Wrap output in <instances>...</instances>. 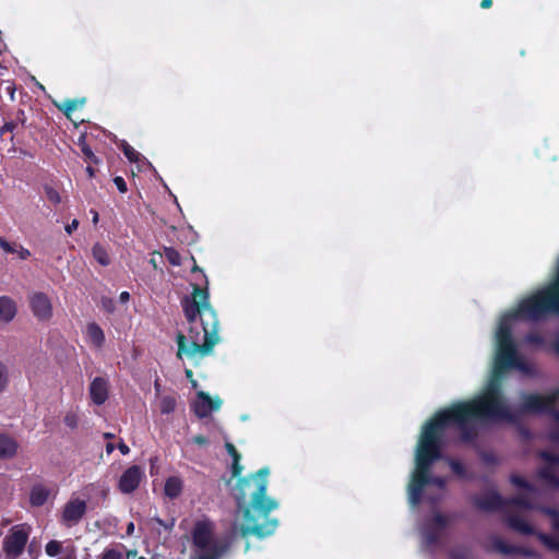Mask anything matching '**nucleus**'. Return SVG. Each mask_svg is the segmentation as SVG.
Here are the masks:
<instances>
[{
	"instance_id": "1",
	"label": "nucleus",
	"mask_w": 559,
	"mask_h": 559,
	"mask_svg": "<svg viewBox=\"0 0 559 559\" xmlns=\"http://www.w3.org/2000/svg\"><path fill=\"white\" fill-rule=\"evenodd\" d=\"M511 369L528 377L539 374L538 367L521 357L519 352H497L483 391L471 401L455 403L438 412L423 426L407 484L412 508L424 501L433 504L444 497L448 478L436 473V464L442 457L441 439L447 426L457 425L467 440L475 436V421L478 419L515 423L522 414L552 411V405L559 401V388L547 395L521 393L520 407L514 409L502 391V380Z\"/></svg>"
},
{
	"instance_id": "2",
	"label": "nucleus",
	"mask_w": 559,
	"mask_h": 559,
	"mask_svg": "<svg viewBox=\"0 0 559 559\" xmlns=\"http://www.w3.org/2000/svg\"><path fill=\"white\" fill-rule=\"evenodd\" d=\"M267 475L269 469L264 467L237 481L235 499L238 507L243 509V523L240 526L243 537H265L277 526L275 519H269L270 512L277 508V502L266 496Z\"/></svg>"
},
{
	"instance_id": "3",
	"label": "nucleus",
	"mask_w": 559,
	"mask_h": 559,
	"mask_svg": "<svg viewBox=\"0 0 559 559\" xmlns=\"http://www.w3.org/2000/svg\"><path fill=\"white\" fill-rule=\"evenodd\" d=\"M207 287L193 285L191 297L182 299L185 316L190 323L188 336L177 334V349H213L218 344V319L209 301Z\"/></svg>"
},
{
	"instance_id": "4",
	"label": "nucleus",
	"mask_w": 559,
	"mask_h": 559,
	"mask_svg": "<svg viewBox=\"0 0 559 559\" xmlns=\"http://www.w3.org/2000/svg\"><path fill=\"white\" fill-rule=\"evenodd\" d=\"M511 481L525 489V491L518 493L506 507L508 525L520 534L532 535L534 527L514 509L520 508L525 511L538 509L531 498V495L536 492L537 489L519 475H512ZM539 510L550 518L551 527L559 535V510L548 507H540Z\"/></svg>"
},
{
	"instance_id": "5",
	"label": "nucleus",
	"mask_w": 559,
	"mask_h": 559,
	"mask_svg": "<svg viewBox=\"0 0 559 559\" xmlns=\"http://www.w3.org/2000/svg\"><path fill=\"white\" fill-rule=\"evenodd\" d=\"M192 539L197 559H219L227 551L226 545L214 539L210 521L195 523Z\"/></svg>"
},
{
	"instance_id": "6",
	"label": "nucleus",
	"mask_w": 559,
	"mask_h": 559,
	"mask_svg": "<svg viewBox=\"0 0 559 559\" xmlns=\"http://www.w3.org/2000/svg\"><path fill=\"white\" fill-rule=\"evenodd\" d=\"M538 456L543 463L537 469V479L547 491H556L559 489V476L557 467L559 466V455L540 451Z\"/></svg>"
},
{
	"instance_id": "7",
	"label": "nucleus",
	"mask_w": 559,
	"mask_h": 559,
	"mask_svg": "<svg viewBox=\"0 0 559 559\" xmlns=\"http://www.w3.org/2000/svg\"><path fill=\"white\" fill-rule=\"evenodd\" d=\"M27 539V531L20 525L13 526L3 542V549L8 556L16 558L23 552Z\"/></svg>"
},
{
	"instance_id": "8",
	"label": "nucleus",
	"mask_w": 559,
	"mask_h": 559,
	"mask_svg": "<svg viewBox=\"0 0 559 559\" xmlns=\"http://www.w3.org/2000/svg\"><path fill=\"white\" fill-rule=\"evenodd\" d=\"M197 396L200 401H195L192 408L200 418L206 417L210 411H218L222 406V400L218 396L212 397L203 391L198 392Z\"/></svg>"
},
{
	"instance_id": "9",
	"label": "nucleus",
	"mask_w": 559,
	"mask_h": 559,
	"mask_svg": "<svg viewBox=\"0 0 559 559\" xmlns=\"http://www.w3.org/2000/svg\"><path fill=\"white\" fill-rule=\"evenodd\" d=\"M33 314L38 320H48L52 316V305L45 293H35L29 300Z\"/></svg>"
},
{
	"instance_id": "10",
	"label": "nucleus",
	"mask_w": 559,
	"mask_h": 559,
	"mask_svg": "<svg viewBox=\"0 0 559 559\" xmlns=\"http://www.w3.org/2000/svg\"><path fill=\"white\" fill-rule=\"evenodd\" d=\"M448 525V519L442 514L436 513L432 521L428 523L423 532L426 545H432L440 538V533Z\"/></svg>"
},
{
	"instance_id": "11",
	"label": "nucleus",
	"mask_w": 559,
	"mask_h": 559,
	"mask_svg": "<svg viewBox=\"0 0 559 559\" xmlns=\"http://www.w3.org/2000/svg\"><path fill=\"white\" fill-rule=\"evenodd\" d=\"M142 478V471L138 465L130 466L119 479V489L123 493H131L134 491Z\"/></svg>"
},
{
	"instance_id": "12",
	"label": "nucleus",
	"mask_w": 559,
	"mask_h": 559,
	"mask_svg": "<svg viewBox=\"0 0 559 559\" xmlns=\"http://www.w3.org/2000/svg\"><path fill=\"white\" fill-rule=\"evenodd\" d=\"M86 512V503L83 500L74 499L69 501L63 509L62 520L68 525L78 523Z\"/></svg>"
},
{
	"instance_id": "13",
	"label": "nucleus",
	"mask_w": 559,
	"mask_h": 559,
	"mask_svg": "<svg viewBox=\"0 0 559 559\" xmlns=\"http://www.w3.org/2000/svg\"><path fill=\"white\" fill-rule=\"evenodd\" d=\"M90 396L94 404H104L109 396L108 381L97 377L90 384Z\"/></svg>"
},
{
	"instance_id": "14",
	"label": "nucleus",
	"mask_w": 559,
	"mask_h": 559,
	"mask_svg": "<svg viewBox=\"0 0 559 559\" xmlns=\"http://www.w3.org/2000/svg\"><path fill=\"white\" fill-rule=\"evenodd\" d=\"M17 312L15 301L9 296H0V321L11 322Z\"/></svg>"
},
{
	"instance_id": "15",
	"label": "nucleus",
	"mask_w": 559,
	"mask_h": 559,
	"mask_svg": "<svg viewBox=\"0 0 559 559\" xmlns=\"http://www.w3.org/2000/svg\"><path fill=\"white\" fill-rule=\"evenodd\" d=\"M475 503L478 508L486 511H492L502 507V500L500 496L493 491L486 492L483 496L476 498Z\"/></svg>"
},
{
	"instance_id": "16",
	"label": "nucleus",
	"mask_w": 559,
	"mask_h": 559,
	"mask_svg": "<svg viewBox=\"0 0 559 559\" xmlns=\"http://www.w3.org/2000/svg\"><path fill=\"white\" fill-rule=\"evenodd\" d=\"M17 442L8 435L0 433V460H9L17 452Z\"/></svg>"
},
{
	"instance_id": "17",
	"label": "nucleus",
	"mask_w": 559,
	"mask_h": 559,
	"mask_svg": "<svg viewBox=\"0 0 559 559\" xmlns=\"http://www.w3.org/2000/svg\"><path fill=\"white\" fill-rule=\"evenodd\" d=\"M0 248L5 253H15L20 260H27L31 251L16 242H10L4 237H0Z\"/></svg>"
},
{
	"instance_id": "18",
	"label": "nucleus",
	"mask_w": 559,
	"mask_h": 559,
	"mask_svg": "<svg viewBox=\"0 0 559 559\" xmlns=\"http://www.w3.org/2000/svg\"><path fill=\"white\" fill-rule=\"evenodd\" d=\"M182 488V480L177 476H171L165 481L164 493L169 499H176L181 495Z\"/></svg>"
},
{
	"instance_id": "19",
	"label": "nucleus",
	"mask_w": 559,
	"mask_h": 559,
	"mask_svg": "<svg viewBox=\"0 0 559 559\" xmlns=\"http://www.w3.org/2000/svg\"><path fill=\"white\" fill-rule=\"evenodd\" d=\"M86 99L83 98H68L61 103H55L56 107L69 119H71V115L79 107L84 106Z\"/></svg>"
},
{
	"instance_id": "20",
	"label": "nucleus",
	"mask_w": 559,
	"mask_h": 559,
	"mask_svg": "<svg viewBox=\"0 0 559 559\" xmlns=\"http://www.w3.org/2000/svg\"><path fill=\"white\" fill-rule=\"evenodd\" d=\"M86 337L91 345L95 347H100L105 341V335L102 328L95 322L87 324Z\"/></svg>"
},
{
	"instance_id": "21",
	"label": "nucleus",
	"mask_w": 559,
	"mask_h": 559,
	"mask_svg": "<svg viewBox=\"0 0 559 559\" xmlns=\"http://www.w3.org/2000/svg\"><path fill=\"white\" fill-rule=\"evenodd\" d=\"M50 491L41 485L34 486L31 490L29 502L33 507L43 506L49 498Z\"/></svg>"
},
{
	"instance_id": "22",
	"label": "nucleus",
	"mask_w": 559,
	"mask_h": 559,
	"mask_svg": "<svg viewBox=\"0 0 559 559\" xmlns=\"http://www.w3.org/2000/svg\"><path fill=\"white\" fill-rule=\"evenodd\" d=\"M92 254L93 258L103 266H107L111 262L107 249L100 243H95L93 246Z\"/></svg>"
},
{
	"instance_id": "23",
	"label": "nucleus",
	"mask_w": 559,
	"mask_h": 559,
	"mask_svg": "<svg viewBox=\"0 0 559 559\" xmlns=\"http://www.w3.org/2000/svg\"><path fill=\"white\" fill-rule=\"evenodd\" d=\"M492 547L496 551L503 554V555L516 554V551H519V548H515L513 546L506 544L499 537L492 538Z\"/></svg>"
},
{
	"instance_id": "24",
	"label": "nucleus",
	"mask_w": 559,
	"mask_h": 559,
	"mask_svg": "<svg viewBox=\"0 0 559 559\" xmlns=\"http://www.w3.org/2000/svg\"><path fill=\"white\" fill-rule=\"evenodd\" d=\"M176 399L171 395H165L160 399L159 407L163 414H170L176 409Z\"/></svg>"
},
{
	"instance_id": "25",
	"label": "nucleus",
	"mask_w": 559,
	"mask_h": 559,
	"mask_svg": "<svg viewBox=\"0 0 559 559\" xmlns=\"http://www.w3.org/2000/svg\"><path fill=\"white\" fill-rule=\"evenodd\" d=\"M164 255L167 259V261L174 265L179 266L181 265V257L180 253L173 247H164Z\"/></svg>"
},
{
	"instance_id": "26",
	"label": "nucleus",
	"mask_w": 559,
	"mask_h": 559,
	"mask_svg": "<svg viewBox=\"0 0 559 559\" xmlns=\"http://www.w3.org/2000/svg\"><path fill=\"white\" fill-rule=\"evenodd\" d=\"M533 534H536L537 537L539 538V540L547 547L549 548L550 550H554V551H559V540L554 538V537H550L546 534H543V533H536L534 531Z\"/></svg>"
},
{
	"instance_id": "27",
	"label": "nucleus",
	"mask_w": 559,
	"mask_h": 559,
	"mask_svg": "<svg viewBox=\"0 0 559 559\" xmlns=\"http://www.w3.org/2000/svg\"><path fill=\"white\" fill-rule=\"evenodd\" d=\"M44 191H45V195H46L47 200L50 203H52L55 205L61 203V201H62L61 195L58 192V190H56L53 187H51L49 185H45Z\"/></svg>"
},
{
	"instance_id": "28",
	"label": "nucleus",
	"mask_w": 559,
	"mask_h": 559,
	"mask_svg": "<svg viewBox=\"0 0 559 559\" xmlns=\"http://www.w3.org/2000/svg\"><path fill=\"white\" fill-rule=\"evenodd\" d=\"M121 148L129 162L136 163L140 159V153L126 141L121 144Z\"/></svg>"
},
{
	"instance_id": "29",
	"label": "nucleus",
	"mask_w": 559,
	"mask_h": 559,
	"mask_svg": "<svg viewBox=\"0 0 559 559\" xmlns=\"http://www.w3.org/2000/svg\"><path fill=\"white\" fill-rule=\"evenodd\" d=\"M17 127L14 124V122L12 120H9V121H5L1 127H0V138H3V135L5 133H11V136H10V142L15 145V141H14V132L16 131Z\"/></svg>"
},
{
	"instance_id": "30",
	"label": "nucleus",
	"mask_w": 559,
	"mask_h": 559,
	"mask_svg": "<svg viewBox=\"0 0 559 559\" xmlns=\"http://www.w3.org/2000/svg\"><path fill=\"white\" fill-rule=\"evenodd\" d=\"M80 146H81V151H82L86 162H90L93 164L99 163V158L94 154V152L92 151L90 145H87L86 143H82V144H80Z\"/></svg>"
},
{
	"instance_id": "31",
	"label": "nucleus",
	"mask_w": 559,
	"mask_h": 559,
	"mask_svg": "<svg viewBox=\"0 0 559 559\" xmlns=\"http://www.w3.org/2000/svg\"><path fill=\"white\" fill-rule=\"evenodd\" d=\"M551 415L555 421V426L550 432V439L559 443V411L552 409Z\"/></svg>"
},
{
	"instance_id": "32",
	"label": "nucleus",
	"mask_w": 559,
	"mask_h": 559,
	"mask_svg": "<svg viewBox=\"0 0 559 559\" xmlns=\"http://www.w3.org/2000/svg\"><path fill=\"white\" fill-rule=\"evenodd\" d=\"M449 464L454 474H456L460 477L466 476V469L460 461L449 460Z\"/></svg>"
},
{
	"instance_id": "33",
	"label": "nucleus",
	"mask_w": 559,
	"mask_h": 559,
	"mask_svg": "<svg viewBox=\"0 0 559 559\" xmlns=\"http://www.w3.org/2000/svg\"><path fill=\"white\" fill-rule=\"evenodd\" d=\"M61 543L57 542V540H51L49 542L47 545H46V552L48 556H57L60 554L61 551Z\"/></svg>"
},
{
	"instance_id": "34",
	"label": "nucleus",
	"mask_w": 559,
	"mask_h": 559,
	"mask_svg": "<svg viewBox=\"0 0 559 559\" xmlns=\"http://www.w3.org/2000/svg\"><path fill=\"white\" fill-rule=\"evenodd\" d=\"M11 120L14 122V124L16 127L21 126L22 128H25L27 118H26V114H25L24 109H19L15 112L13 119H11Z\"/></svg>"
},
{
	"instance_id": "35",
	"label": "nucleus",
	"mask_w": 559,
	"mask_h": 559,
	"mask_svg": "<svg viewBox=\"0 0 559 559\" xmlns=\"http://www.w3.org/2000/svg\"><path fill=\"white\" fill-rule=\"evenodd\" d=\"M63 421L64 424L70 428V429H75L78 427V423H79V417L76 414L74 413H68L64 418H63Z\"/></svg>"
},
{
	"instance_id": "36",
	"label": "nucleus",
	"mask_w": 559,
	"mask_h": 559,
	"mask_svg": "<svg viewBox=\"0 0 559 559\" xmlns=\"http://www.w3.org/2000/svg\"><path fill=\"white\" fill-rule=\"evenodd\" d=\"M114 183L117 187V189L119 190V192H121V193L127 192V190H128L127 182L121 176H116L114 178Z\"/></svg>"
},
{
	"instance_id": "37",
	"label": "nucleus",
	"mask_w": 559,
	"mask_h": 559,
	"mask_svg": "<svg viewBox=\"0 0 559 559\" xmlns=\"http://www.w3.org/2000/svg\"><path fill=\"white\" fill-rule=\"evenodd\" d=\"M210 352H177V357L179 359H182V355L186 354L189 357L195 359V358H202L204 355L209 354Z\"/></svg>"
},
{
	"instance_id": "38",
	"label": "nucleus",
	"mask_w": 559,
	"mask_h": 559,
	"mask_svg": "<svg viewBox=\"0 0 559 559\" xmlns=\"http://www.w3.org/2000/svg\"><path fill=\"white\" fill-rule=\"evenodd\" d=\"M8 381L5 367L0 362V392L5 388Z\"/></svg>"
},
{
	"instance_id": "39",
	"label": "nucleus",
	"mask_w": 559,
	"mask_h": 559,
	"mask_svg": "<svg viewBox=\"0 0 559 559\" xmlns=\"http://www.w3.org/2000/svg\"><path fill=\"white\" fill-rule=\"evenodd\" d=\"M239 460H240V457H235L233 460V466H231L233 477H238L241 472V466L239 464Z\"/></svg>"
},
{
	"instance_id": "40",
	"label": "nucleus",
	"mask_w": 559,
	"mask_h": 559,
	"mask_svg": "<svg viewBox=\"0 0 559 559\" xmlns=\"http://www.w3.org/2000/svg\"><path fill=\"white\" fill-rule=\"evenodd\" d=\"M103 559H121V554L115 549H109L104 554Z\"/></svg>"
},
{
	"instance_id": "41",
	"label": "nucleus",
	"mask_w": 559,
	"mask_h": 559,
	"mask_svg": "<svg viewBox=\"0 0 559 559\" xmlns=\"http://www.w3.org/2000/svg\"><path fill=\"white\" fill-rule=\"evenodd\" d=\"M78 227H79V221L78 219H73L71 223L66 225L64 229H66L68 235H71L74 230L78 229Z\"/></svg>"
},
{
	"instance_id": "42",
	"label": "nucleus",
	"mask_w": 559,
	"mask_h": 559,
	"mask_svg": "<svg viewBox=\"0 0 559 559\" xmlns=\"http://www.w3.org/2000/svg\"><path fill=\"white\" fill-rule=\"evenodd\" d=\"M225 448H226L227 452L233 456V460H234L235 457H240V455H239V453L237 452L236 448H235L231 443L227 442V443L225 444Z\"/></svg>"
},
{
	"instance_id": "43",
	"label": "nucleus",
	"mask_w": 559,
	"mask_h": 559,
	"mask_svg": "<svg viewBox=\"0 0 559 559\" xmlns=\"http://www.w3.org/2000/svg\"><path fill=\"white\" fill-rule=\"evenodd\" d=\"M103 307L108 310L109 312L114 311V302L110 298H103L102 299Z\"/></svg>"
},
{
	"instance_id": "44",
	"label": "nucleus",
	"mask_w": 559,
	"mask_h": 559,
	"mask_svg": "<svg viewBox=\"0 0 559 559\" xmlns=\"http://www.w3.org/2000/svg\"><path fill=\"white\" fill-rule=\"evenodd\" d=\"M193 442H194L195 444H199V445H204V444H206V443H207V439H206L205 437H203V436L199 435V436H195V437L193 438Z\"/></svg>"
},
{
	"instance_id": "45",
	"label": "nucleus",
	"mask_w": 559,
	"mask_h": 559,
	"mask_svg": "<svg viewBox=\"0 0 559 559\" xmlns=\"http://www.w3.org/2000/svg\"><path fill=\"white\" fill-rule=\"evenodd\" d=\"M118 449L120 450V452H121L122 454H128V453H129V451H130L129 447H128L127 444H124L123 442H120V443L118 444Z\"/></svg>"
},
{
	"instance_id": "46",
	"label": "nucleus",
	"mask_w": 559,
	"mask_h": 559,
	"mask_svg": "<svg viewBox=\"0 0 559 559\" xmlns=\"http://www.w3.org/2000/svg\"><path fill=\"white\" fill-rule=\"evenodd\" d=\"M130 299V294L128 292H122L119 296V300L121 302H127Z\"/></svg>"
},
{
	"instance_id": "47",
	"label": "nucleus",
	"mask_w": 559,
	"mask_h": 559,
	"mask_svg": "<svg viewBox=\"0 0 559 559\" xmlns=\"http://www.w3.org/2000/svg\"><path fill=\"white\" fill-rule=\"evenodd\" d=\"M492 5V0H481L480 8L489 9Z\"/></svg>"
},
{
	"instance_id": "48",
	"label": "nucleus",
	"mask_w": 559,
	"mask_h": 559,
	"mask_svg": "<svg viewBox=\"0 0 559 559\" xmlns=\"http://www.w3.org/2000/svg\"><path fill=\"white\" fill-rule=\"evenodd\" d=\"M192 374H193V373H192V370H190V369H186V376H187V378H189V379L191 380V383H192V385H193V386H197V382H195L194 380H192Z\"/></svg>"
},
{
	"instance_id": "49",
	"label": "nucleus",
	"mask_w": 559,
	"mask_h": 559,
	"mask_svg": "<svg viewBox=\"0 0 559 559\" xmlns=\"http://www.w3.org/2000/svg\"><path fill=\"white\" fill-rule=\"evenodd\" d=\"M550 349H559V333L556 335V338Z\"/></svg>"
},
{
	"instance_id": "50",
	"label": "nucleus",
	"mask_w": 559,
	"mask_h": 559,
	"mask_svg": "<svg viewBox=\"0 0 559 559\" xmlns=\"http://www.w3.org/2000/svg\"><path fill=\"white\" fill-rule=\"evenodd\" d=\"M518 552H521V554H523V555H525V556H530V557H535V556H536L534 551H531V550H522V549H520V548H519V551H518Z\"/></svg>"
},
{
	"instance_id": "51",
	"label": "nucleus",
	"mask_w": 559,
	"mask_h": 559,
	"mask_svg": "<svg viewBox=\"0 0 559 559\" xmlns=\"http://www.w3.org/2000/svg\"><path fill=\"white\" fill-rule=\"evenodd\" d=\"M114 450H115V445L112 443L109 442L106 444L107 454H111Z\"/></svg>"
},
{
	"instance_id": "52",
	"label": "nucleus",
	"mask_w": 559,
	"mask_h": 559,
	"mask_svg": "<svg viewBox=\"0 0 559 559\" xmlns=\"http://www.w3.org/2000/svg\"><path fill=\"white\" fill-rule=\"evenodd\" d=\"M91 213L93 214V223L97 224L98 217H99L98 212L95 210H92Z\"/></svg>"
},
{
	"instance_id": "53",
	"label": "nucleus",
	"mask_w": 559,
	"mask_h": 559,
	"mask_svg": "<svg viewBox=\"0 0 559 559\" xmlns=\"http://www.w3.org/2000/svg\"><path fill=\"white\" fill-rule=\"evenodd\" d=\"M86 173L88 174V177L92 178L95 175V170L92 166L86 167Z\"/></svg>"
},
{
	"instance_id": "54",
	"label": "nucleus",
	"mask_w": 559,
	"mask_h": 559,
	"mask_svg": "<svg viewBox=\"0 0 559 559\" xmlns=\"http://www.w3.org/2000/svg\"><path fill=\"white\" fill-rule=\"evenodd\" d=\"M134 531V524L133 523H129L128 527H127V534L128 535H131Z\"/></svg>"
},
{
	"instance_id": "55",
	"label": "nucleus",
	"mask_w": 559,
	"mask_h": 559,
	"mask_svg": "<svg viewBox=\"0 0 559 559\" xmlns=\"http://www.w3.org/2000/svg\"><path fill=\"white\" fill-rule=\"evenodd\" d=\"M195 272L203 273V272H202V270H201L198 265H194V266L192 267V273H195ZM202 276L205 278V275H204V274H202Z\"/></svg>"
},
{
	"instance_id": "56",
	"label": "nucleus",
	"mask_w": 559,
	"mask_h": 559,
	"mask_svg": "<svg viewBox=\"0 0 559 559\" xmlns=\"http://www.w3.org/2000/svg\"><path fill=\"white\" fill-rule=\"evenodd\" d=\"M136 556V551L135 550H130L127 552V557L130 558V557H135Z\"/></svg>"
},
{
	"instance_id": "57",
	"label": "nucleus",
	"mask_w": 559,
	"mask_h": 559,
	"mask_svg": "<svg viewBox=\"0 0 559 559\" xmlns=\"http://www.w3.org/2000/svg\"><path fill=\"white\" fill-rule=\"evenodd\" d=\"M114 437H115L114 433H110V432H105L104 433V438L105 439H112Z\"/></svg>"
},
{
	"instance_id": "58",
	"label": "nucleus",
	"mask_w": 559,
	"mask_h": 559,
	"mask_svg": "<svg viewBox=\"0 0 559 559\" xmlns=\"http://www.w3.org/2000/svg\"><path fill=\"white\" fill-rule=\"evenodd\" d=\"M159 388H160V386H159V383L156 381V382H155V390H156V394H158V393H159Z\"/></svg>"
},
{
	"instance_id": "59",
	"label": "nucleus",
	"mask_w": 559,
	"mask_h": 559,
	"mask_svg": "<svg viewBox=\"0 0 559 559\" xmlns=\"http://www.w3.org/2000/svg\"><path fill=\"white\" fill-rule=\"evenodd\" d=\"M486 460H487L488 462H495V459H493V456H492V455H487V456H486Z\"/></svg>"
},
{
	"instance_id": "60",
	"label": "nucleus",
	"mask_w": 559,
	"mask_h": 559,
	"mask_svg": "<svg viewBox=\"0 0 559 559\" xmlns=\"http://www.w3.org/2000/svg\"><path fill=\"white\" fill-rule=\"evenodd\" d=\"M8 90H9V92H11V96L13 97V94H14V87H12V88H11V87H9Z\"/></svg>"
},
{
	"instance_id": "61",
	"label": "nucleus",
	"mask_w": 559,
	"mask_h": 559,
	"mask_svg": "<svg viewBox=\"0 0 559 559\" xmlns=\"http://www.w3.org/2000/svg\"><path fill=\"white\" fill-rule=\"evenodd\" d=\"M174 523H175V520L173 519L169 527H171L174 525Z\"/></svg>"
}]
</instances>
